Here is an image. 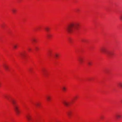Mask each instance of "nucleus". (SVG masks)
I'll return each mask as SVG.
<instances>
[{
    "label": "nucleus",
    "instance_id": "1",
    "mask_svg": "<svg viewBox=\"0 0 122 122\" xmlns=\"http://www.w3.org/2000/svg\"><path fill=\"white\" fill-rule=\"evenodd\" d=\"M79 25L78 23L72 22L70 23L67 27L66 29L69 33H72L75 32L78 29Z\"/></svg>",
    "mask_w": 122,
    "mask_h": 122
},
{
    "label": "nucleus",
    "instance_id": "2",
    "mask_svg": "<svg viewBox=\"0 0 122 122\" xmlns=\"http://www.w3.org/2000/svg\"><path fill=\"white\" fill-rule=\"evenodd\" d=\"M11 102L13 105L14 110L16 114L18 115L20 113V112L19 110V106L16 104V102L14 100L11 101Z\"/></svg>",
    "mask_w": 122,
    "mask_h": 122
},
{
    "label": "nucleus",
    "instance_id": "3",
    "mask_svg": "<svg viewBox=\"0 0 122 122\" xmlns=\"http://www.w3.org/2000/svg\"><path fill=\"white\" fill-rule=\"evenodd\" d=\"M101 51L102 52L106 55L108 51V50L106 48H102L101 49Z\"/></svg>",
    "mask_w": 122,
    "mask_h": 122
},
{
    "label": "nucleus",
    "instance_id": "4",
    "mask_svg": "<svg viewBox=\"0 0 122 122\" xmlns=\"http://www.w3.org/2000/svg\"><path fill=\"white\" fill-rule=\"evenodd\" d=\"M113 54L112 52L108 51L106 55L108 56L111 57L113 55Z\"/></svg>",
    "mask_w": 122,
    "mask_h": 122
},
{
    "label": "nucleus",
    "instance_id": "5",
    "mask_svg": "<svg viewBox=\"0 0 122 122\" xmlns=\"http://www.w3.org/2000/svg\"><path fill=\"white\" fill-rule=\"evenodd\" d=\"M26 117L28 122H30L31 120V116L30 115L28 114L26 115Z\"/></svg>",
    "mask_w": 122,
    "mask_h": 122
},
{
    "label": "nucleus",
    "instance_id": "6",
    "mask_svg": "<svg viewBox=\"0 0 122 122\" xmlns=\"http://www.w3.org/2000/svg\"><path fill=\"white\" fill-rule=\"evenodd\" d=\"M63 103L65 106H69L70 104V103L69 102L66 101H63Z\"/></svg>",
    "mask_w": 122,
    "mask_h": 122
},
{
    "label": "nucleus",
    "instance_id": "7",
    "mask_svg": "<svg viewBox=\"0 0 122 122\" xmlns=\"http://www.w3.org/2000/svg\"><path fill=\"white\" fill-rule=\"evenodd\" d=\"M121 115L120 114H117L115 116V118L117 119H118L121 117Z\"/></svg>",
    "mask_w": 122,
    "mask_h": 122
},
{
    "label": "nucleus",
    "instance_id": "8",
    "mask_svg": "<svg viewBox=\"0 0 122 122\" xmlns=\"http://www.w3.org/2000/svg\"><path fill=\"white\" fill-rule=\"evenodd\" d=\"M78 61L80 64H81L83 62V60L82 58L80 57Z\"/></svg>",
    "mask_w": 122,
    "mask_h": 122
},
{
    "label": "nucleus",
    "instance_id": "9",
    "mask_svg": "<svg viewBox=\"0 0 122 122\" xmlns=\"http://www.w3.org/2000/svg\"><path fill=\"white\" fill-rule=\"evenodd\" d=\"M3 67L5 70L7 71L9 69V67L6 65L5 64L3 66Z\"/></svg>",
    "mask_w": 122,
    "mask_h": 122
},
{
    "label": "nucleus",
    "instance_id": "10",
    "mask_svg": "<svg viewBox=\"0 0 122 122\" xmlns=\"http://www.w3.org/2000/svg\"><path fill=\"white\" fill-rule=\"evenodd\" d=\"M46 99L49 102L51 100V97L49 96H47L46 97Z\"/></svg>",
    "mask_w": 122,
    "mask_h": 122
},
{
    "label": "nucleus",
    "instance_id": "11",
    "mask_svg": "<svg viewBox=\"0 0 122 122\" xmlns=\"http://www.w3.org/2000/svg\"><path fill=\"white\" fill-rule=\"evenodd\" d=\"M48 56L50 57H51L52 56V52L51 51H49L48 52Z\"/></svg>",
    "mask_w": 122,
    "mask_h": 122
},
{
    "label": "nucleus",
    "instance_id": "12",
    "mask_svg": "<svg viewBox=\"0 0 122 122\" xmlns=\"http://www.w3.org/2000/svg\"><path fill=\"white\" fill-rule=\"evenodd\" d=\"M35 105L37 107H39L40 105V103L39 102H37L35 104Z\"/></svg>",
    "mask_w": 122,
    "mask_h": 122
},
{
    "label": "nucleus",
    "instance_id": "13",
    "mask_svg": "<svg viewBox=\"0 0 122 122\" xmlns=\"http://www.w3.org/2000/svg\"><path fill=\"white\" fill-rule=\"evenodd\" d=\"M88 64L89 66H91L92 64V62L91 61H89L87 63Z\"/></svg>",
    "mask_w": 122,
    "mask_h": 122
},
{
    "label": "nucleus",
    "instance_id": "14",
    "mask_svg": "<svg viewBox=\"0 0 122 122\" xmlns=\"http://www.w3.org/2000/svg\"><path fill=\"white\" fill-rule=\"evenodd\" d=\"M62 89L64 91H65L66 89V88L64 86L62 87Z\"/></svg>",
    "mask_w": 122,
    "mask_h": 122
},
{
    "label": "nucleus",
    "instance_id": "15",
    "mask_svg": "<svg viewBox=\"0 0 122 122\" xmlns=\"http://www.w3.org/2000/svg\"><path fill=\"white\" fill-rule=\"evenodd\" d=\"M118 86L120 88H122V83H120L118 84Z\"/></svg>",
    "mask_w": 122,
    "mask_h": 122
},
{
    "label": "nucleus",
    "instance_id": "16",
    "mask_svg": "<svg viewBox=\"0 0 122 122\" xmlns=\"http://www.w3.org/2000/svg\"><path fill=\"white\" fill-rule=\"evenodd\" d=\"M71 112H69L67 113V114L68 115V116L69 117H70L71 116Z\"/></svg>",
    "mask_w": 122,
    "mask_h": 122
},
{
    "label": "nucleus",
    "instance_id": "17",
    "mask_svg": "<svg viewBox=\"0 0 122 122\" xmlns=\"http://www.w3.org/2000/svg\"><path fill=\"white\" fill-rule=\"evenodd\" d=\"M45 29L47 31H48L50 29L48 27H46L45 28Z\"/></svg>",
    "mask_w": 122,
    "mask_h": 122
},
{
    "label": "nucleus",
    "instance_id": "18",
    "mask_svg": "<svg viewBox=\"0 0 122 122\" xmlns=\"http://www.w3.org/2000/svg\"><path fill=\"white\" fill-rule=\"evenodd\" d=\"M13 47L14 49H16L17 48V46L16 45H14L13 46Z\"/></svg>",
    "mask_w": 122,
    "mask_h": 122
},
{
    "label": "nucleus",
    "instance_id": "19",
    "mask_svg": "<svg viewBox=\"0 0 122 122\" xmlns=\"http://www.w3.org/2000/svg\"><path fill=\"white\" fill-rule=\"evenodd\" d=\"M12 11L13 13H15L16 12V10L15 9H13L12 10Z\"/></svg>",
    "mask_w": 122,
    "mask_h": 122
},
{
    "label": "nucleus",
    "instance_id": "20",
    "mask_svg": "<svg viewBox=\"0 0 122 122\" xmlns=\"http://www.w3.org/2000/svg\"><path fill=\"white\" fill-rule=\"evenodd\" d=\"M55 57H56V58H57L58 57L59 55L57 54H55Z\"/></svg>",
    "mask_w": 122,
    "mask_h": 122
},
{
    "label": "nucleus",
    "instance_id": "21",
    "mask_svg": "<svg viewBox=\"0 0 122 122\" xmlns=\"http://www.w3.org/2000/svg\"><path fill=\"white\" fill-rule=\"evenodd\" d=\"M120 19L122 20V15H121L119 17Z\"/></svg>",
    "mask_w": 122,
    "mask_h": 122
},
{
    "label": "nucleus",
    "instance_id": "22",
    "mask_svg": "<svg viewBox=\"0 0 122 122\" xmlns=\"http://www.w3.org/2000/svg\"><path fill=\"white\" fill-rule=\"evenodd\" d=\"M47 37L48 38H49L51 37V36L49 35H47Z\"/></svg>",
    "mask_w": 122,
    "mask_h": 122
},
{
    "label": "nucleus",
    "instance_id": "23",
    "mask_svg": "<svg viewBox=\"0 0 122 122\" xmlns=\"http://www.w3.org/2000/svg\"><path fill=\"white\" fill-rule=\"evenodd\" d=\"M34 42H36V40L35 39H34L32 40Z\"/></svg>",
    "mask_w": 122,
    "mask_h": 122
},
{
    "label": "nucleus",
    "instance_id": "24",
    "mask_svg": "<svg viewBox=\"0 0 122 122\" xmlns=\"http://www.w3.org/2000/svg\"><path fill=\"white\" fill-rule=\"evenodd\" d=\"M28 50L29 51H30L31 50V49L30 48H29V49Z\"/></svg>",
    "mask_w": 122,
    "mask_h": 122
}]
</instances>
